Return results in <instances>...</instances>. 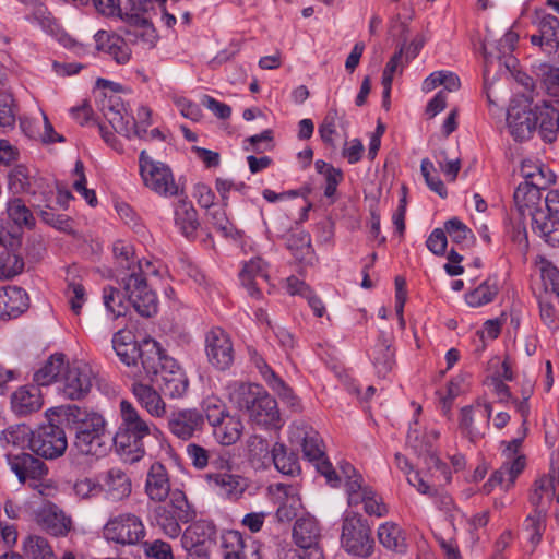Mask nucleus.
Here are the masks:
<instances>
[{
	"label": "nucleus",
	"instance_id": "nucleus-1",
	"mask_svg": "<svg viewBox=\"0 0 559 559\" xmlns=\"http://www.w3.org/2000/svg\"><path fill=\"white\" fill-rule=\"evenodd\" d=\"M528 397L525 396L522 401L514 400L516 411L522 416V425L519 430V436L510 441L502 440L500 442V452L503 457L501 467L492 473L488 481L483 486V490L489 493L495 486H503L506 490L510 489L518 476L524 471L526 466V456L522 452V444L527 436L528 427L527 420L530 415Z\"/></svg>",
	"mask_w": 559,
	"mask_h": 559
},
{
	"label": "nucleus",
	"instance_id": "nucleus-2",
	"mask_svg": "<svg viewBox=\"0 0 559 559\" xmlns=\"http://www.w3.org/2000/svg\"><path fill=\"white\" fill-rule=\"evenodd\" d=\"M119 426L112 438L118 453L131 462L145 454L144 439L157 431L154 424L145 420L138 408L129 401L119 403Z\"/></svg>",
	"mask_w": 559,
	"mask_h": 559
},
{
	"label": "nucleus",
	"instance_id": "nucleus-3",
	"mask_svg": "<svg viewBox=\"0 0 559 559\" xmlns=\"http://www.w3.org/2000/svg\"><path fill=\"white\" fill-rule=\"evenodd\" d=\"M228 396L260 426H276L280 421L277 402L259 384L233 382L228 385Z\"/></svg>",
	"mask_w": 559,
	"mask_h": 559
},
{
	"label": "nucleus",
	"instance_id": "nucleus-4",
	"mask_svg": "<svg viewBox=\"0 0 559 559\" xmlns=\"http://www.w3.org/2000/svg\"><path fill=\"white\" fill-rule=\"evenodd\" d=\"M159 266L151 260H136L131 266V272H122L119 283L123 287L124 296L143 317H152L157 311V297L148 288V276H157Z\"/></svg>",
	"mask_w": 559,
	"mask_h": 559
},
{
	"label": "nucleus",
	"instance_id": "nucleus-5",
	"mask_svg": "<svg viewBox=\"0 0 559 559\" xmlns=\"http://www.w3.org/2000/svg\"><path fill=\"white\" fill-rule=\"evenodd\" d=\"M112 347L131 373L143 379L144 372L156 373L155 367L160 362V346L154 341H144L141 345L129 330H120L114 334Z\"/></svg>",
	"mask_w": 559,
	"mask_h": 559
},
{
	"label": "nucleus",
	"instance_id": "nucleus-6",
	"mask_svg": "<svg viewBox=\"0 0 559 559\" xmlns=\"http://www.w3.org/2000/svg\"><path fill=\"white\" fill-rule=\"evenodd\" d=\"M341 547L347 554L368 558L374 550L371 527L366 519L357 512H346L341 528Z\"/></svg>",
	"mask_w": 559,
	"mask_h": 559
},
{
	"label": "nucleus",
	"instance_id": "nucleus-7",
	"mask_svg": "<svg viewBox=\"0 0 559 559\" xmlns=\"http://www.w3.org/2000/svg\"><path fill=\"white\" fill-rule=\"evenodd\" d=\"M8 464L11 471L17 476L19 481L28 484L40 495H45L50 489L51 483L48 479V466L40 459L25 452L7 455Z\"/></svg>",
	"mask_w": 559,
	"mask_h": 559
},
{
	"label": "nucleus",
	"instance_id": "nucleus-8",
	"mask_svg": "<svg viewBox=\"0 0 559 559\" xmlns=\"http://www.w3.org/2000/svg\"><path fill=\"white\" fill-rule=\"evenodd\" d=\"M103 536L120 546H135L145 538L146 528L140 516L124 512L109 518L103 527Z\"/></svg>",
	"mask_w": 559,
	"mask_h": 559
},
{
	"label": "nucleus",
	"instance_id": "nucleus-9",
	"mask_svg": "<svg viewBox=\"0 0 559 559\" xmlns=\"http://www.w3.org/2000/svg\"><path fill=\"white\" fill-rule=\"evenodd\" d=\"M290 439L301 444L304 456L317 464L318 471L329 483L337 481L338 476L324 457L323 442L319 433L306 424L292 426Z\"/></svg>",
	"mask_w": 559,
	"mask_h": 559
},
{
	"label": "nucleus",
	"instance_id": "nucleus-10",
	"mask_svg": "<svg viewBox=\"0 0 559 559\" xmlns=\"http://www.w3.org/2000/svg\"><path fill=\"white\" fill-rule=\"evenodd\" d=\"M160 362L155 367L156 373L144 372L143 379L147 378L156 382L165 395L171 399L181 397L188 390V378L177 361L168 357L160 349Z\"/></svg>",
	"mask_w": 559,
	"mask_h": 559
},
{
	"label": "nucleus",
	"instance_id": "nucleus-11",
	"mask_svg": "<svg viewBox=\"0 0 559 559\" xmlns=\"http://www.w3.org/2000/svg\"><path fill=\"white\" fill-rule=\"evenodd\" d=\"M140 175L144 185L152 191L164 197L179 193L171 169L164 163L152 159L146 151L139 156Z\"/></svg>",
	"mask_w": 559,
	"mask_h": 559
},
{
	"label": "nucleus",
	"instance_id": "nucleus-12",
	"mask_svg": "<svg viewBox=\"0 0 559 559\" xmlns=\"http://www.w3.org/2000/svg\"><path fill=\"white\" fill-rule=\"evenodd\" d=\"M167 0H128L131 5L132 13L129 16V26L126 35L129 40H141L152 45L156 38L155 29L152 22L144 14L155 10V4L160 7Z\"/></svg>",
	"mask_w": 559,
	"mask_h": 559
},
{
	"label": "nucleus",
	"instance_id": "nucleus-13",
	"mask_svg": "<svg viewBox=\"0 0 559 559\" xmlns=\"http://www.w3.org/2000/svg\"><path fill=\"white\" fill-rule=\"evenodd\" d=\"M68 447L64 430L53 424L40 426L33 431L29 439V449L37 455L45 459H57L61 456Z\"/></svg>",
	"mask_w": 559,
	"mask_h": 559
},
{
	"label": "nucleus",
	"instance_id": "nucleus-14",
	"mask_svg": "<svg viewBox=\"0 0 559 559\" xmlns=\"http://www.w3.org/2000/svg\"><path fill=\"white\" fill-rule=\"evenodd\" d=\"M532 229L551 247H559V190L546 195V210L536 212Z\"/></svg>",
	"mask_w": 559,
	"mask_h": 559
},
{
	"label": "nucleus",
	"instance_id": "nucleus-15",
	"mask_svg": "<svg viewBox=\"0 0 559 559\" xmlns=\"http://www.w3.org/2000/svg\"><path fill=\"white\" fill-rule=\"evenodd\" d=\"M532 24L535 32L530 36L531 44L546 56L556 55L559 50V19L544 11H535Z\"/></svg>",
	"mask_w": 559,
	"mask_h": 559
},
{
	"label": "nucleus",
	"instance_id": "nucleus-16",
	"mask_svg": "<svg viewBox=\"0 0 559 559\" xmlns=\"http://www.w3.org/2000/svg\"><path fill=\"white\" fill-rule=\"evenodd\" d=\"M205 353L213 367L218 370H227L235 358L229 334L221 328L211 329L205 335Z\"/></svg>",
	"mask_w": 559,
	"mask_h": 559
},
{
	"label": "nucleus",
	"instance_id": "nucleus-17",
	"mask_svg": "<svg viewBox=\"0 0 559 559\" xmlns=\"http://www.w3.org/2000/svg\"><path fill=\"white\" fill-rule=\"evenodd\" d=\"M507 123L509 132L515 141L531 138L536 130V117L527 98L511 103L507 114Z\"/></svg>",
	"mask_w": 559,
	"mask_h": 559
},
{
	"label": "nucleus",
	"instance_id": "nucleus-18",
	"mask_svg": "<svg viewBox=\"0 0 559 559\" xmlns=\"http://www.w3.org/2000/svg\"><path fill=\"white\" fill-rule=\"evenodd\" d=\"M95 374L87 364L75 361L67 367L62 377V394L69 400L83 399L93 386Z\"/></svg>",
	"mask_w": 559,
	"mask_h": 559
},
{
	"label": "nucleus",
	"instance_id": "nucleus-19",
	"mask_svg": "<svg viewBox=\"0 0 559 559\" xmlns=\"http://www.w3.org/2000/svg\"><path fill=\"white\" fill-rule=\"evenodd\" d=\"M104 117L109 122L115 132L130 139L133 135L138 138H145L146 129L141 128L135 122L134 117L128 115L124 110L123 104L119 96H111L108 104H103L102 107Z\"/></svg>",
	"mask_w": 559,
	"mask_h": 559
},
{
	"label": "nucleus",
	"instance_id": "nucleus-20",
	"mask_svg": "<svg viewBox=\"0 0 559 559\" xmlns=\"http://www.w3.org/2000/svg\"><path fill=\"white\" fill-rule=\"evenodd\" d=\"M347 502L349 507L362 504L364 511L370 516L381 518L388 513L382 498L365 484L364 478H355L348 483Z\"/></svg>",
	"mask_w": 559,
	"mask_h": 559
},
{
	"label": "nucleus",
	"instance_id": "nucleus-21",
	"mask_svg": "<svg viewBox=\"0 0 559 559\" xmlns=\"http://www.w3.org/2000/svg\"><path fill=\"white\" fill-rule=\"evenodd\" d=\"M21 238L0 227V247L5 251L0 253V277L11 280L24 270L23 258L16 253Z\"/></svg>",
	"mask_w": 559,
	"mask_h": 559
},
{
	"label": "nucleus",
	"instance_id": "nucleus-22",
	"mask_svg": "<svg viewBox=\"0 0 559 559\" xmlns=\"http://www.w3.org/2000/svg\"><path fill=\"white\" fill-rule=\"evenodd\" d=\"M36 523L52 536H67L72 530V520L58 506L47 503L36 513Z\"/></svg>",
	"mask_w": 559,
	"mask_h": 559
},
{
	"label": "nucleus",
	"instance_id": "nucleus-23",
	"mask_svg": "<svg viewBox=\"0 0 559 559\" xmlns=\"http://www.w3.org/2000/svg\"><path fill=\"white\" fill-rule=\"evenodd\" d=\"M145 493L151 501L165 502L171 496V481L168 469L160 462H154L146 474Z\"/></svg>",
	"mask_w": 559,
	"mask_h": 559
},
{
	"label": "nucleus",
	"instance_id": "nucleus-24",
	"mask_svg": "<svg viewBox=\"0 0 559 559\" xmlns=\"http://www.w3.org/2000/svg\"><path fill=\"white\" fill-rule=\"evenodd\" d=\"M207 479L221 496L231 501L241 499L251 485L249 478L228 472L209 474Z\"/></svg>",
	"mask_w": 559,
	"mask_h": 559
},
{
	"label": "nucleus",
	"instance_id": "nucleus-25",
	"mask_svg": "<svg viewBox=\"0 0 559 559\" xmlns=\"http://www.w3.org/2000/svg\"><path fill=\"white\" fill-rule=\"evenodd\" d=\"M203 415L198 409H182L171 413L168 418V428L173 435L182 440L193 437L202 429Z\"/></svg>",
	"mask_w": 559,
	"mask_h": 559
},
{
	"label": "nucleus",
	"instance_id": "nucleus-26",
	"mask_svg": "<svg viewBox=\"0 0 559 559\" xmlns=\"http://www.w3.org/2000/svg\"><path fill=\"white\" fill-rule=\"evenodd\" d=\"M514 203L523 218L527 216L534 219L536 212L546 210V198L543 200L540 191L530 187L527 183H520L514 191Z\"/></svg>",
	"mask_w": 559,
	"mask_h": 559
},
{
	"label": "nucleus",
	"instance_id": "nucleus-27",
	"mask_svg": "<svg viewBox=\"0 0 559 559\" xmlns=\"http://www.w3.org/2000/svg\"><path fill=\"white\" fill-rule=\"evenodd\" d=\"M240 280L250 296L260 298L262 288L269 282L267 264L261 258L250 260L241 271Z\"/></svg>",
	"mask_w": 559,
	"mask_h": 559
},
{
	"label": "nucleus",
	"instance_id": "nucleus-28",
	"mask_svg": "<svg viewBox=\"0 0 559 559\" xmlns=\"http://www.w3.org/2000/svg\"><path fill=\"white\" fill-rule=\"evenodd\" d=\"M94 39L96 49L111 56L117 63L124 64L130 60L131 49L121 36L106 31H98L94 35Z\"/></svg>",
	"mask_w": 559,
	"mask_h": 559
},
{
	"label": "nucleus",
	"instance_id": "nucleus-29",
	"mask_svg": "<svg viewBox=\"0 0 559 559\" xmlns=\"http://www.w3.org/2000/svg\"><path fill=\"white\" fill-rule=\"evenodd\" d=\"M138 379L132 384V393L138 403L153 417L160 418L166 414V404L160 394L151 385Z\"/></svg>",
	"mask_w": 559,
	"mask_h": 559
},
{
	"label": "nucleus",
	"instance_id": "nucleus-30",
	"mask_svg": "<svg viewBox=\"0 0 559 559\" xmlns=\"http://www.w3.org/2000/svg\"><path fill=\"white\" fill-rule=\"evenodd\" d=\"M12 409L20 416H26L39 411L43 406L40 389L36 385L19 388L11 396Z\"/></svg>",
	"mask_w": 559,
	"mask_h": 559
},
{
	"label": "nucleus",
	"instance_id": "nucleus-31",
	"mask_svg": "<svg viewBox=\"0 0 559 559\" xmlns=\"http://www.w3.org/2000/svg\"><path fill=\"white\" fill-rule=\"evenodd\" d=\"M108 439L106 431L76 430L74 447L83 455L103 456L109 449Z\"/></svg>",
	"mask_w": 559,
	"mask_h": 559
},
{
	"label": "nucleus",
	"instance_id": "nucleus-32",
	"mask_svg": "<svg viewBox=\"0 0 559 559\" xmlns=\"http://www.w3.org/2000/svg\"><path fill=\"white\" fill-rule=\"evenodd\" d=\"M102 490L114 500H122L130 496L132 485L129 476L120 468H111L102 477Z\"/></svg>",
	"mask_w": 559,
	"mask_h": 559
},
{
	"label": "nucleus",
	"instance_id": "nucleus-33",
	"mask_svg": "<svg viewBox=\"0 0 559 559\" xmlns=\"http://www.w3.org/2000/svg\"><path fill=\"white\" fill-rule=\"evenodd\" d=\"M293 539L299 548L319 545L321 528L317 519L310 515L297 519L293 527Z\"/></svg>",
	"mask_w": 559,
	"mask_h": 559
},
{
	"label": "nucleus",
	"instance_id": "nucleus-34",
	"mask_svg": "<svg viewBox=\"0 0 559 559\" xmlns=\"http://www.w3.org/2000/svg\"><path fill=\"white\" fill-rule=\"evenodd\" d=\"M251 361L254 364L255 368L259 370L263 380L273 390L275 393L280 395V397L292 401L294 399L292 390L286 385V383L272 370V368L266 364L264 358L257 352H250Z\"/></svg>",
	"mask_w": 559,
	"mask_h": 559
},
{
	"label": "nucleus",
	"instance_id": "nucleus-35",
	"mask_svg": "<svg viewBox=\"0 0 559 559\" xmlns=\"http://www.w3.org/2000/svg\"><path fill=\"white\" fill-rule=\"evenodd\" d=\"M26 307V294L22 288L0 289V319L17 317Z\"/></svg>",
	"mask_w": 559,
	"mask_h": 559
},
{
	"label": "nucleus",
	"instance_id": "nucleus-36",
	"mask_svg": "<svg viewBox=\"0 0 559 559\" xmlns=\"http://www.w3.org/2000/svg\"><path fill=\"white\" fill-rule=\"evenodd\" d=\"M214 533L215 527L210 522L195 521L182 533L181 545L183 548L209 547Z\"/></svg>",
	"mask_w": 559,
	"mask_h": 559
},
{
	"label": "nucleus",
	"instance_id": "nucleus-37",
	"mask_svg": "<svg viewBox=\"0 0 559 559\" xmlns=\"http://www.w3.org/2000/svg\"><path fill=\"white\" fill-rule=\"evenodd\" d=\"M536 124L539 122V134L546 142H554L559 132V112L554 107L544 103L535 108Z\"/></svg>",
	"mask_w": 559,
	"mask_h": 559
},
{
	"label": "nucleus",
	"instance_id": "nucleus-38",
	"mask_svg": "<svg viewBox=\"0 0 559 559\" xmlns=\"http://www.w3.org/2000/svg\"><path fill=\"white\" fill-rule=\"evenodd\" d=\"M559 485V473L551 468L547 475L539 477L530 495V502L535 508H540L544 504V499L551 501L555 496L557 486Z\"/></svg>",
	"mask_w": 559,
	"mask_h": 559
},
{
	"label": "nucleus",
	"instance_id": "nucleus-39",
	"mask_svg": "<svg viewBox=\"0 0 559 559\" xmlns=\"http://www.w3.org/2000/svg\"><path fill=\"white\" fill-rule=\"evenodd\" d=\"M175 225L187 238L195 235L199 227L198 213L193 205L180 200L175 206Z\"/></svg>",
	"mask_w": 559,
	"mask_h": 559
},
{
	"label": "nucleus",
	"instance_id": "nucleus-40",
	"mask_svg": "<svg viewBox=\"0 0 559 559\" xmlns=\"http://www.w3.org/2000/svg\"><path fill=\"white\" fill-rule=\"evenodd\" d=\"M68 416L76 424V430H87L88 432L106 431V420L98 413L71 406L68 408Z\"/></svg>",
	"mask_w": 559,
	"mask_h": 559
},
{
	"label": "nucleus",
	"instance_id": "nucleus-41",
	"mask_svg": "<svg viewBox=\"0 0 559 559\" xmlns=\"http://www.w3.org/2000/svg\"><path fill=\"white\" fill-rule=\"evenodd\" d=\"M159 507L168 509L169 513L181 524L189 523L195 518V511L189 503L183 491L175 489L169 497V501Z\"/></svg>",
	"mask_w": 559,
	"mask_h": 559
},
{
	"label": "nucleus",
	"instance_id": "nucleus-42",
	"mask_svg": "<svg viewBox=\"0 0 559 559\" xmlns=\"http://www.w3.org/2000/svg\"><path fill=\"white\" fill-rule=\"evenodd\" d=\"M378 539L389 550L404 552L406 550V537L403 530L393 522H385L378 527Z\"/></svg>",
	"mask_w": 559,
	"mask_h": 559
},
{
	"label": "nucleus",
	"instance_id": "nucleus-43",
	"mask_svg": "<svg viewBox=\"0 0 559 559\" xmlns=\"http://www.w3.org/2000/svg\"><path fill=\"white\" fill-rule=\"evenodd\" d=\"M64 367V355L53 354L34 373L33 381L36 386H47L57 380Z\"/></svg>",
	"mask_w": 559,
	"mask_h": 559
},
{
	"label": "nucleus",
	"instance_id": "nucleus-44",
	"mask_svg": "<svg viewBox=\"0 0 559 559\" xmlns=\"http://www.w3.org/2000/svg\"><path fill=\"white\" fill-rule=\"evenodd\" d=\"M519 40V35L513 31H508L495 45L496 52L490 49L487 44H484L485 70L484 75L487 78L489 73V62L491 58L501 59L510 55Z\"/></svg>",
	"mask_w": 559,
	"mask_h": 559
},
{
	"label": "nucleus",
	"instance_id": "nucleus-45",
	"mask_svg": "<svg viewBox=\"0 0 559 559\" xmlns=\"http://www.w3.org/2000/svg\"><path fill=\"white\" fill-rule=\"evenodd\" d=\"M271 460L278 472L285 475H297L300 472L297 455L293 452H287L283 443H275L271 450Z\"/></svg>",
	"mask_w": 559,
	"mask_h": 559
},
{
	"label": "nucleus",
	"instance_id": "nucleus-46",
	"mask_svg": "<svg viewBox=\"0 0 559 559\" xmlns=\"http://www.w3.org/2000/svg\"><path fill=\"white\" fill-rule=\"evenodd\" d=\"M24 559H56L49 542L38 535H29L23 540Z\"/></svg>",
	"mask_w": 559,
	"mask_h": 559
},
{
	"label": "nucleus",
	"instance_id": "nucleus-47",
	"mask_svg": "<svg viewBox=\"0 0 559 559\" xmlns=\"http://www.w3.org/2000/svg\"><path fill=\"white\" fill-rule=\"evenodd\" d=\"M242 423L237 417L227 415L213 430L214 437L223 445L234 444L241 436Z\"/></svg>",
	"mask_w": 559,
	"mask_h": 559
},
{
	"label": "nucleus",
	"instance_id": "nucleus-48",
	"mask_svg": "<svg viewBox=\"0 0 559 559\" xmlns=\"http://www.w3.org/2000/svg\"><path fill=\"white\" fill-rule=\"evenodd\" d=\"M346 124L344 115H341L337 108L332 107L319 126L320 138L326 145L334 146V135H336L337 127L345 129Z\"/></svg>",
	"mask_w": 559,
	"mask_h": 559
},
{
	"label": "nucleus",
	"instance_id": "nucleus-49",
	"mask_svg": "<svg viewBox=\"0 0 559 559\" xmlns=\"http://www.w3.org/2000/svg\"><path fill=\"white\" fill-rule=\"evenodd\" d=\"M32 435L33 430L24 424L10 426L1 432L0 445L2 448L9 445L24 448L26 444L29 447Z\"/></svg>",
	"mask_w": 559,
	"mask_h": 559
},
{
	"label": "nucleus",
	"instance_id": "nucleus-50",
	"mask_svg": "<svg viewBox=\"0 0 559 559\" xmlns=\"http://www.w3.org/2000/svg\"><path fill=\"white\" fill-rule=\"evenodd\" d=\"M222 547L224 559H245V540L238 531H226L222 535Z\"/></svg>",
	"mask_w": 559,
	"mask_h": 559
},
{
	"label": "nucleus",
	"instance_id": "nucleus-51",
	"mask_svg": "<svg viewBox=\"0 0 559 559\" xmlns=\"http://www.w3.org/2000/svg\"><path fill=\"white\" fill-rule=\"evenodd\" d=\"M154 524L169 538H177L181 534V525L168 511L159 506L153 510Z\"/></svg>",
	"mask_w": 559,
	"mask_h": 559
},
{
	"label": "nucleus",
	"instance_id": "nucleus-52",
	"mask_svg": "<svg viewBox=\"0 0 559 559\" xmlns=\"http://www.w3.org/2000/svg\"><path fill=\"white\" fill-rule=\"evenodd\" d=\"M373 365L379 377H386L394 365V350L385 340H380L374 349Z\"/></svg>",
	"mask_w": 559,
	"mask_h": 559
},
{
	"label": "nucleus",
	"instance_id": "nucleus-53",
	"mask_svg": "<svg viewBox=\"0 0 559 559\" xmlns=\"http://www.w3.org/2000/svg\"><path fill=\"white\" fill-rule=\"evenodd\" d=\"M498 294V287L489 281L483 282L474 290L465 295V301L469 307L478 308L491 302Z\"/></svg>",
	"mask_w": 559,
	"mask_h": 559
},
{
	"label": "nucleus",
	"instance_id": "nucleus-54",
	"mask_svg": "<svg viewBox=\"0 0 559 559\" xmlns=\"http://www.w3.org/2000/svg\"><path fill=\"white\" fill-rule=\"evenodd\" d=\"M7 212L9 218L19 227H32L35 223L32 212L21 199L9 201Z\"/></svg>",
	"mask_w": 559,
	"mask_h": 559
},
{
	"label": "nucleus",
	"instance_id": "nucleus-55",
	"mask_svg": "<svg viewBox=\"0 0 559 559\" xmlns=\"http://www.w3.org/2000/svg\"><path fill=\"white\" fill-rule=\"evenodd\" d=\"M126 298L127 300H124L121 293L112 286H107L103 289L104 305L115 317H120L126 313L127 302L131 304L127 296Z\"/></svg>",
	"mask_w": 559,
	"mask_h": 559
},
{
	"label": "nucleus",
	"instance_id": "nucleus-56",
	"mask_svg": "<svg viewBox=\"0 0 559 559\" xmlns=\"http://www.w3.org/2000/svg\"><path fill=\"white\" fill-rule=\"evenodd\" d=\"M444 231L457 245H465L473 238L472 230L457 218L449 219L444 224Z\"/></svg>",
	"mask_w": 559,
	"mask_h": 559
},
{
	"label": "nucleus",
	"instance_id": "nucleus-57",
	"mask_svg": "<svg viewBox=\"0 0 559 559\" xmlns=\"http://www.w3.org/2000/svg\"><path fill=\"white\" fill-rule=\"evenodd\" d=\"M545 514L540 510V508H535L532 514H528L525 519L524 525L525 530L531 533L530 542L533 545L539 544L543 532L545 528L544 525Z\"/></svg>",
	"mask_w": 559,
	"mask_h": 559
},
{
	"label": "nucleus",
	"instance_id": "nucleus-58",
	"mask_svg": "<svg viewBox=\"0 0 559 559\" xmlns=\"http://www.w3.org/2000/svg\"><path fill=\"white\" fill-rule=\"evenodd\" d=\"M9 187L15 193L26 192L31 187L29 170L24 165H17L9 173Z\"/></svg>",
	"mask_w": 559,
	"mask_h": 559
},
{
	"label": "nucleus",
	"instance_id": "nucleus-59",
	"mask_svg": "<svg viewBox=\"0 0 559 559\" xmlns=\"http://www.w3.org/2000/svg\"><path fill=\"white\" fill-rule=\"evenodd\" d=\"M114 254L119 266L118 276L122 272H131V266L135 263L133 248L122 241L114 245Z\"/></svg>",
	"mask_w": 559,
	"mask_h": 559
},
{
	"label": "nucleus",
	"instance_id": "nucleus-60",
	"mask_svg": "<svg viewBox=\"0 0 559 559\" xmlns=\"http://www.w3.org/2000/svg\"><path fill=\"white\" fill-rule=\"evenodd\" d=\"M249 457L252 462L264 463L271 459V450L266 440L260 436H251L247 441Z\"/></svg>",
	"mask_w": 559,
	"mask_h": 559
},
{
	"label": "nucleus",
	"instance_id": "nucleus-61",
	"mask_svg": "<svg viewBox=\"0 0 559 559\" xmlns=\"http://www.w3.org/2000/svg\"><path fill=\"white\" fill-rule=\"evenodd\" d=\"M15 122V105L12 94L0 91V126L12 127Z\"/></svg>",
	"mask_w": 559,
	"mask_h": 559
},
{
	"label": "nucleus",
	"instance_id": "nucleus-62",
	"mask_svg": "<svg viewBox=\"0 0 559 559\" xmlns=\"http://www.w3.org/2000/svg\"><path fill=\"white\" fill-rule=\"evenodd\" d=\"M66 296L72 312L76 316L80 314L81 309L86 301V292L84 286L79 282H69Z\"/></svg>",
	"mask_w": 559,
	"mask_h": 559
},
{
	"label": "nucleus",
	"instance_id": "nucleus-63",
	"mask_svg": "<svg viewBox=\"0 0 559 559\" xmlns=\"http://www.w3.org/2000/svg\"><path fill=\"white\" fill-rule=\"evenodd\" d=\"M143 550L146 557L153 559H175L170 544L162 539L144 542Z\"/></svg>",
	"mask_w": 559,
	"mask_h": 559
},
{
	"label": "nucleus",
	"instance_id": "nucleus-64",
	"mask_svg": "<svg viewBox=\"0 0 559 559\" xmlns=\"http://www.w3.org/2000/svg\"><path fill=\"white\" fill-rule=\"evenodd\" d=\"M421 174L425 178L427 186L439 194L441 198L447 197V189L438 176H433L435 166L428 158H424L420 165Z\"/></svg>",
	"mask_w": 559,
	"mask_h": 559
}]
</instances>
